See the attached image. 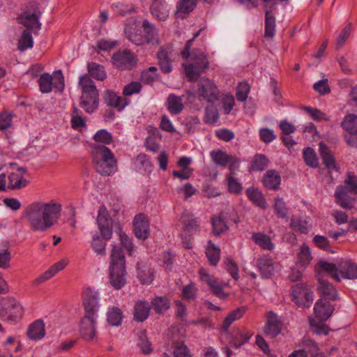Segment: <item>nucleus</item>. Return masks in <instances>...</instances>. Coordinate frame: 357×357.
Listing matches in <instances>:
<instances>
[{"mask_svg": "<svg viewBox=\"0 0 357 357\" xmlns=\"http://www.w3.org/2000/svg\"><path fill=\"white\" fill-rule=\"evenodd\" d=\"M25 169L17 168L12 171L7 176L8 190L20 189L26 186L28 181L24 178Z\"/></svg>", "mask_w": 357, "mask_h": 357, "instance_id": "24", "label": "nucleus"}, {"mask_svg": "<svg viewBox=\"0 0 357 357\" xmlns=\"http://www.w3.org/2000/svg\"><path fill=\"white\" fill-rule=\"evenodd\" d=\"M93 139L96 142L109 144L112 141V136L107 130L102 129L96 132Z\"/></svg>", "mask_w": 357, "mask_h": 357, "instance_id": "56", "label": "nucleus"}, {"mask_svg": "<svg viewBox=\"0 0 357 357\" xmlns=\"http://www.w3.org/2000/svg\"><path fill=\"white\" fill-rule=\"evenodd\" d=\"M246 195L250 200L257 206L265 209L267 208V202L260 190L255 188H250L246 190Z\"/></svg>", "mask_w": 357, "mask_h": 357, "instance_id": "38", "label": "nucleus"}, {"mask_svg": "<svg viewBox=\"0 0 357 357\" xmlns=\"http://www.w3.org/2000/svg\"><path fill=\"white\" fill-rule=\"evenodd\" d=\"M11 253L8 248L0 249V268L6 269L10 266Z\"/></svg>", "mask_w": 357, "mask_h": 357, "instance_id": "57", "label": "nucleus"}, {"mask_svg": "<svg viewBox=\"0 0 357 357\" xmlns=\"http://www.w3.org/2000/svg\"><path fill=\"white\" fill-rule=\"evenodd\" d=\"M317 351V344L312 340L305 342V347L303 349L296 350L291 353L288 357H309V355H314Z\"/></svg>", "mask_w": 357, "mask_h": 357, "instance_id": "40", "label": "nucleus"}, {"mask_svg": "<svg viewBox=\"0 0 357 357\" xmlns=\"http://www.w3.org/2000/svg\"><path fill=\"white\" fill-rule=\"evenodd\" d=\"M211 156L216 165L223 167L228 165L231 172L238 169L240 164V160L236 157L220 150L212 151Z\"/></svg>", "mask_w": 357, "mask_h": 357, "instance_id": "19", "label": "nucleus"}, {"mask_svg": "<svg viewBox=\"0 0 357 357\" xmlns=\"http://www.w3.org/2000/svg\"><path fill=\"white\" fill-rule=\"evenodd\" d=\"M112 63L118 69H130L137 63V58L135 55L129 50L118 51L113 54Z\"/></svg>", "mask_w": 357, "mask_h": 357, "instance_id": "17", "label": "nucleus"}, {"mask_svg": "<svg viewBox=\"0 0 357 357\" xmlns=\"http://www.w3.org/2000/svg\"><path fill=\"white\" fill-rule=\"evenodd\" d=\"M197 3V0H179L176 6L177 13L188 14L194 10Z\"/></svg>", "mask_w": 357, "mask_h": 357, "instance_id": "50", "label": "nucleus"}, {"mask_svg": "<svg viewBox=\"0 0 357 357\" xmlns=\"http://www.w3.org/2000/svg\"><path fill=\"white\" fill-rule=\"evenodd\" d=\"M89 75L98 80H104L106 78V73L104 67L96 63H91L88 65Z\"/></svg>", "mask_w": 357, "mask_h": 357, "instance_id": "47", "label": "nucleus"}, {"mask_svg": "<svg viewBox=\"0 0 357 357\" xmlns=\"http://www.w3.org/2000/svg\"><path fill=\"white\" fill-rule=\"evenodd\" d=\"M319 153L322 158L324 164L330 170L338 171V167L336 165L333 154L331 150L326 146L324 142H320L319 144Z\"/></svg>", "mask_w": 357, "mask_h": 357, "instance_id": "31", "label": "nucleus"}, {"mask_svg": "<svg viewBox=\"0 0 357 357\" xmlns=\"http://www.w3.org/2000/svg\"><path fill=\"white\" fill-rule=\"evenodd\" d=\"M220 248L215 245L211 241L207 242L206 246V255L213 266H216L220 260Z\"/></svg>", "mask_w": 357, "mask_h": 357, "instance_id": "39", "label": "nucleus"}, {"mask_svg": "<svg viewBox=\"0 0 357 357\" xmlns=\"http://www.w3.org/2000/svg\"><path fill=\"white\" fill-rule=\"evenodd\" d=\"M158 59L160 70L165 73H170L172 68L167 52L165 50H161L158 53Z\"/></svg>", "mask_w": 357, "mask_h": 357, "instance_id": "46", "label": "nucleus"}, {"mask_svg": "<svg viewBox=\"0 0 357 357\" xmlns=\"http://www.w3.org/2000/svg\"><path fill=\"white\" fill-rule=\"evenodd\" d=\"M194 38L189 40L181 52L182 56L186 59L183 63L185 74L190 80L197 79L202 73H204L208 67V60L204 52L199 50H193L190 52V49Z\"/></svg>", "mask_w": 357, "mask_h": 357, "instance_id": "3", "label": "nucleus"}, {"mask_svg": "<svg viewBox=\"0 0 357 357\" xmlns=\"http://www.w3.org/2000/svg\"><path fill=\"white\" fill-rule=\"evenodd\" d=\"M333 310L334 307L329 301L324 298H320L317 301L314 306V312L316 318L320 321H317L314 319H310L311 330L318 335H327L328 328L323 321L327 320L332 315Z\"/></svg>", "mask_w": 357, "mask_h": 357, "instance_id": "7", "label": "nucleus"}, {"mask_svg": "<svg viewBox=\"0 0 357 357\" xmlns=\"http://www.w3.org/2000/svg\"><path fill=\"white\" fill-rule=\"evenodd\" d=\"M137 345L142 353L144 354H150L153 351L152 345L148 340L144 331L139 332L137 340Z\"/></svg>", "mask_w": 357, "mask_h": 357, "instance_id": "45", "label": "nucleus"}, {"mask_svg": "<svg viewBox=\"0 0 357 357\" xmlns=\"http://www.w3.org/2000/svg\"><path fill=\"white\" fill-rule=\"evenodd\" d=\"M94 167L102 175L109 176L116 172V160L112 151L104 146L96 147L93 153Z\"/></svg>", "mask_w": 357, "mask_h": 357, "instance_id": "8", "label": "nucleus"}, {"mask_svg": "<svg viewBox=\"0 0 357 357\" xmlns=\"http://www.w3.org/2000/svg\"><path fill=\"white\" fill-rule=\"evenodd\" d=\"M291 297L298 306L309 307L314 301V293L306 284L299 283L291 287Z\"/></svg>", "mask_w": 357, "mask_h": 357, "instance_id": "13", "label": "nucleus"}, {"mask_svg": "<svg viewBox=\"0 0 357 357\" xmlns=\"http://www.w3.org/2000/svg\"><path fill=\"white\" fill-rule=\"evenodd\" d=\"M281 183V177L275 170H268L263 178L264 185L269 190H278Z\"/></svg>", "mask_w": 357, "mask_h": 357, "instance_id": "34", "label": "nucleus"}, {"mask_svg": "<svg viewBox=\"0 0 357 357\" xmlns=\"http://www.w3.org/2000/svg\"><path fill=\"white\" fill-rule=\"evenodd\" d=\"M119 240L121 245L128 252L129 255H132L135 253V248L133 245L131 238L128 235L123 232V231L119 229Z\"/></svg>", "mask_w": 357, "mask_h": 357, "instance_id": "52", "label": "nucleus"}, {"mask_svg": "<svg viewBox=\"0 0 357 357\" xmlns=\"http://www.w3.org/2000/svg\"><path fill=\"white\" fill-rule=\"evenodd\" d=\"M316 272H326L328 276L340 282L342 279H357V264L350 259L342 260L338 264L324 261H319L315 266Z\"/></svg>", "mask_w": 357, "mask_h": 357, "instance_id": "4", "label": "nucleus"}, {"mask_svg": "<svg viewBox=\"0 0 357 357\" xmlns=\"http://www.w3.org/2000/svg\"><path fill=\"white\" fill-rule=\"evenodd\" d=\"M38 84L43 93L51 92L52 87L58 91H62L64 89V77L61 70L54 72L53 75L43 73L39 77Z\"/></svg>", "mask_w": 357, "mask_h": 357, "instance_id": "11", "label": "nucleus"}, {"mask_svg": "<svg viewBox=\"0 0 357 357\" xmlns=\"http://www.w3.org/2000/svg\"><path fill=\"white\" fill-rule=\"evenodd\" d=\"M150 312V306L147 301H138L135 305L134 318L136 321L142 322L145 321Z\"/></svg>", "mask_w": 357, "mask_h": 357, "instance_id": "35", "label": "nucleus"}, {"mask_svg": "<svg viewBox=\"0 0 357 357\" xmlns=\"http://www.w3.org/2000/svg\"><path fill=\"white\" fill-rule=\"evenodd\" d=\"M281 331V321L277 314L269 312L267 315V321L265 327V333L274 337Z\"/></svg>", "mask_w": 357, "mask_h": 357, "instance_id": "28", "label": "nucleus"}, {"mask_svg": "<svg viewBox=\"0 0 357 357\" xmlns=\"http://www.w3.org/2000/svg\"><path fill=\"white\" fill-rule=\"evenodd\" d=\"M341 127L345 132L344 139L347 144L357 148V114H349L346 115L342 123Z\"/></svg>", "mask_w": 357, "mask_h": 357, "instance_id": "15", "label": "nucleus"}, {"mask_svg": "<svg viewBox=\"0 0 357 357\" xmlns=\"http://www.w3.org/2000/svg\"><path fill=\"white\" fill-rule=\"evenodd\" d=\"M100 297L97 290L91 287L85 288L82 292L84 315L98 317L100 307Z\"/></svg>", "mask_w": 357, "mask_h": 357, "instance_id": "12", "label": "nucleus"}, {"mask_svg": "<svg viewBox=\"0 0 357 357\" xmlns=\"http://www.w3.org/2000/svg\"><path fill=\"white\" fill-rule=\"evenodd\" d=\"M153 309L157 313H163L170 307V303L165 297L156 296L151 301Z\"/></svg>", "mask_w": 357, "mask_h": 357, "instance_id": "48", "label": "nucleus"}, {"mask_svg": "<svg viewBox=\"0 0 357 357\" xmlns=\"http://www.w3.org/2000/svg\"><path fill=\"white\" fill-rule=\"evenodd\" d=\"M303 158L305 163L312 167H317L318 160L315 152L311 148H306L303 151Z\"/></svg>", "mask_w": 357, "mask_h": 357, "instance_id": "54", "label": "nucleus"}, {"mask_svg": "<svg viewBox=\"0 0 357 357\" xmlns=\"http://www.w3.org/2000/svg\"><path fill=\"white\" fill-rule=\"evenodd\" d=\"M267 165L268 160L266 157L264 155L259 154L254 158L252 162V168L254 170L261 171L267 167Z\"/></svg>", "mask_w": 357, "mask_h": 357, "instance_id": "59", "label": "nucleus"}, {"mask_svg": "<svg viewBox=\"0 0 357 357\" xmlns=\"http://www.w3.org/2000/svg\"><path fill=\"white\" fill-rule=\"evenodd\" d=\"M79 85L82 89L81 106L87 112H94L98 105V92L93 81L87 75L79 77Z\"/></svg>", "mask_w": 357, "mask_h": 357, "instance_id": "6", "label": "nucleus"}, {"mask_svg": "<svg viewBox=\"0 0 357 357\" xmlns=\"http://www.w3.org/2000/svg\"><path fill=\"white\" fill-rule=\"evenodd\" d=\"M213 227V234L215 236H219L226 231L229 227L224 218L222 215H215L211 219Z\"/></svg>", "mask_w": 357, "mask_h": 357, "instance_id": "44", "label": "nucleus"}, {"mask_svg": "<svg viewBox=\"0 0 357 357\" xmlns=\"http://www.w3.org/2000/svg\"><path fill=\"white\" fill-rule=\"evenodd\" d=\"M137 276L140 282L144 284H149L153 280V272L144 264L137 265Z\"/></svg>", "mask_w": 357, "mask_h": 357, "instance_id": "43", "label": "nucleus"}, {"mask_svg": "<svg viewBox=\"0 0 357 357\" xmlns=\"http://www.w3.org/2000/svg\"><path fill=\"white\" fill-rule=\"evenodd\" d=\"M104 100L107 105L122 111L130 102L124 96H119L116 93L107 90L104 93Z\"/></svg>", "mask_w": 357, "mask_h": 357, "instance_id": "26", "label": "nucleus"}, {"mask_svg": "<svg viewBox=\"0 0 357 357\" xmlns=\"http://www.w3.org/2000/svg\"><path fill=\"white\" fill-rule=\"evenodd\" d=\"M142 89V84L139 82H132L126 85L123 90V94L125 97L130 96L138 93Z\"/></svg>", "mask_w": 357, "mask_h": 357, "instance_id": "62", "label": "nucleus"}, {"mask_svg": "<svg viewBox=\"0 0 357 357\" xmlns=\"http://www.w3.org/2000/svg\"><path fill=\"white\" fill-rule=\"evenodd\" d=\"M344 185L349 192L357 194V176L351 172L347 174Z\"/></svg>", "mask_w": 357, "mask_h": 357, "instance_id": "58", "label": "nucleus"}, {"mask_svg": "<svg viewBox=\"0 0 357 357\" xmlns=\"http://www.w3.org/2000/svg\"><path fill=\"white\" fill-rule=\"evenodd\" d=\"M123 35L128 41L138 46L146 44L158 45L160 43L157 27L147 20H127L123 24Z\"/></svg>", "mask_w": 357, "mask_h": 357, "instance_id": "2", "label": "nucleus"}, {"mask_svg": "<svg viewBox=\"0 0 357 357\" xmlns=\"http://www.w3.org/2000/svg\"><path fill=\"white\" fill-rule=\"evenodd\" d=\"M98 317L84 315L79 325L81 336L86 341L93 340L96 338Z\"/></svg>", "mask_w": 357, "mask_h": 357, "instance_id": "21", "label": "nucleus"}, {"mask_svg": "<svg viewBox=\"0 0 357 357\" xmlns=\"http://www.w3.org/2000/svg\"><path fill=\"white\" fill-rule=\"evenodd\" d=\"M273 207L280 218H287V208L282 198L276 197L275 199Z\"/></svg>", "mask_w": 357, "mask_h": 357, "instance_id": "60", "label": "nucleus"}, {"mask_svg": "<svg viewBox=\"0 0 357 357\" xmlns=\"http://www.w3.org/2000/svg\"><path fill=\"white\" fill-rule=\"evenodd\" d=\"M297 265L303 268H307L312 260V255L310 247L306 243H303L296 254Z\"/></svg>", "mask_w": 357, "mask_h": 357, "instance_id": "30", "label": "nucleus"}, {"mask_svg": "<svg viewBox=\"0 0 357 357\" xmlns=\"http://www.w3.org/2000/svg\"><path fill=\"white\" fill-rule=\"evenodd\" d=\"M68 264V259H62L50 267L47 271L38 275L33 280L34 285H38L50 280L59 271H62Z\"/></svg>", "mask_w": 357, "mask_h": 357, "instance_id": "23", "label": "nucleus"}, {"mask_svg": "<svg viewBox=\"0 0 357 357\" xmlns=\"http://www.w3.org/2000/svg\"><path fill=\"white\" fill-rule=\"evenodd\" d=\"M33 39L29 31L25 30L21 35L18 41V50L24 51L33 47Z\"/></svg>", "mask_w": 357, "mask_h": 357, "instance_id": "49", "label": "nucleus"}, {"mask_svg": "<svg viewBox=\"0 0 357 357\" xmlns=\"http://www.w3.org/2000/svg\"><path fill=\"white\" fill-rule=\"evenodd\" d=\"M27 337L32 340H39L45 335V323L41 319H38L31 323L26 331Z\"/></svg>", "mask_w": 357, "mask_h": 357, "instance_id": "29", "label": "nucleus"}, {"mask_svg": "<svg viewBox=\"0 0 357 357\" xmlns=\"http://www.w3.org/2000/svg\"><path fill=\"white\" fill-rule=\"evenodd\" d=\"M275 20L271 14V10H266L265 20V36L273 37L275 33Z\"/></svg>", "mask_w": 357, "mask_h": 357, "instance_id": "51", "label": "nucleus"}, {"mask_svg": "<svg viewBox=\"0 0 357 357\" xmlns=\"http://www.w3.org/2000/svg\"><path fill=\"white\" fill-rule=\"evenodd\" d=\"M229 191L231 193L238 194L242 190L241 184L235 178L231 173L227 178Z\"/></svg>", "mask_w": 357, "mask_h": 357, "instance_id": "64", "label": "nucleus"}, {"mask_svg": "<svg viewBox=\"0 0 357 357\" xmlns=\"http://www.w3.org/2000/svg\"><path fill=\"white\" fill-rule=\"evenodd\" d=\"M41 14L42 11L38 3L33 1L26 5L24 10L18 16V22L27 29L36 32L40 29L39 18Z\"/></svg>", "mask_w": 357, "mask_h": 357, "instance_id": "10", "label": "nucleus"}, {"mask_svg": "<svg viewBox=\"0 0 357 357\" xmlns=\"http://www.w3.org/2000/svg\"><path fill=\"white\" fill-rule=\"evenodd\" d=\"M167 107L171 114L177 115L180 114L183 109L181 97L172 93L169 94L167 98Z\"/></svg>", "mask_w": 357, "mask_h": 357, "instance_id": "37", "label": "nucleus"}, {"mask_svg": "<svg viewBox=\"0 0 357 357\" xmlns=\"http://www.w3.org/2000/svg\"><path fill=\"white\" fill-rule=\"evenodd\" d=\"M126 260L123 252L117 245H114L109 264V282L116 290L122 289L126 283Z\"/></svg>", "mask_w": 357, "mask_h": 357, "instance_id": "5", "label": "nucleus"}, {"mask_svg": "<svg viewBox=\"0 0 357 357\" xmlns=\"http://www.w3.org/2000/svg\"><path fill=\"white\" fill-rule=\"evenodd\" d=\"M291 227L293 230L301 234H307L312 228V226L306 220L292 219Z\"/></svg>", "mask_w": 357, "mask_h": 357, "instance_id": "53", "label": "nucleus"}, {"mask_svg": "<svg viewBox=\"0 0 357 357\" xmlns=\"http://www.w3.org/2000/svg\"><path fill=\"white\" fill-rule=\"evenodd\" d=\"M277 264L268 255H263L257 259V268L264 278H271L275 273Z\"/></svg>", "mask_w": 357, "mask_h": 357, "instance_id": "25", "label": "nucleus"}, {"mask_svg": "<svg viewBox=\"0 0 357 357\" xmlns=\"http://www.w3.org/2000/svg\"><path fill=\"white\" fill-rule=\"evenodd\" d=\"M24 307L22 304L13 297L5 298L3 312L1 318L4 320L17 322L24 315Z\"/></svg>", "mask_w": 357, "mask_h": 357, "instance_id": "14", "label": "nucleus"}, {"mask_svg": "<svg viewBox=\"0 0 357 357\" xmlns=\"http://www.w3.org/2000/svg\"><path fill=\"white\" fill-rule=\"evenodd\" d=\"M219 119L218 109L213 105H208L206 109L205 121L207 123H215Z\"/></svg>", "mask_w": 357, "mask_h": 357, "instance_id": "55", "label": "nucleus"}, {"mask_svg": "<svg viewBox=\"0 0 357 357\" xmlns=\"http://www.w3.org/2000/svg\"><path fill=\"white\" fill-rule=\"evenodd\" d=\"M199 279L202 282L206 284L213 291V294L220 298H226L227 294L223 291L227 284L219 280L204 268H201L199 271Z\"/></svg>", "mask_w": 357, "mask_h": 357, "instance_id": "16", "label": "nucleus"}, {"mask_svg": "<svg viewBox=\"0 0 357 357\" xmlns=\"http://www.w3.org/2000/svg\"><path fill=\"white\" fill-rule=\"evenodd\" d=\"M105 236L99 234L98 231L91 234V246L93 250L98 255H105L106 251V241Z\"/></svg>", "mask_w": 357, "mask_h": 357, "instance_id": "32", "label": "nucleus"}, {"mask_svg": "<svg viewBox=\"0 0 357 357\" xmlns=\"http://www.w3.org/2000/svg\"><path fill=\"white\" fill-rule=\"evenodd\" d=\"M107 321L112 326H119L122 324L123 321V312L116 307H109L107 311Z\"/></svg>", "mask_w": 357, "mask_h": 357, "instance_id": "36", "label": "nucleus"}, {"mask_svg": "<svg viewBox=\"0 0 357 357\" xmlns=\"http://www.w3.org/2000/svg\"><path fill=\"white\" fill-rule=\"evenodd\" d=\"M132 227L136 238L143 241L149 238L150 234V222L144 214L139 213L135 216Z\"/></svg>", "mask_w": 357, "mask_h": 357, "instance_id": "20", "label": "nucleus"}, {"mask_svg": "<svg viewBox=\"0 0 357 357\" xmlns=\"http://www.w3.org/2000/svg\"><path fill=\"white\" fill-rule=\"evenodd\" d=\"M246 311L245 307H238L234 311L231 312L224 319L222 328L224 331H227L232 323L239 319Z\"/></svg>", "mask_w": 357, "mask_h": 357, "instance_id": "41", "label": "nucleus"}, {"mask_svg": "<svg viewBox=\"0 0 357 357\" xmlns=\"http://www.w3.org/2000/svg\"><path fill=\"white\" fill-rule=\"evenodd\" d=\"M61 210L56 200H36L25 207L22 216L32 231L45 232L57 223Z\"/></svg>", "mask_w": 357, "mask_h": 357, "instance_id": "1", "label": "nucleus"}, {"mask_svg": "<svg viewBox=\"0 0 357 357\" xmlns=\"http://www.w3.org/2000/svg\"><path fill=\"white\" fill-rule=\"evenodd\" d=\"M188 102H192L195 98L199 100H206L213 103L218 99L219 90L214 82L208 78H202L197 83V90H188Z\"/></svg>", "mask_w": 357, "mask_h": 357, "instance_id": "9", "label": "nucleus"}, {"mask_svg": "<svg viewBox=\"0 0 357 357\" xmlns=\"http://www.w3.org/2000/svg\"><path fill=\"white\" fill-rule=\"evenodd\" d=\"M97 225L101 235L105 238L112 236V220L105 206H100L98 212Z\"/></svg>", "mask_w": 357, "mask_h": 357, "instance_id": "18", "label": "nucleus"}, {"mask_svg": "<svg viewBox=\"0 0 357 357\" xmlns=\"http://www.w3.org/2000/svg\"><path fill=\"white\" fill-rule=\"evenodd\" d=\"M253 241L264 250H271L274 248V244L271 238L262 233H253L252 236Z\"/></svg>", "mask_w": 357, "mask_h": 357, "instance_id": "42", "label": "nucleus"}, {"mask_svg": "<svg viewBox=\"0 0 357 357\" xmlns=\"http://www.w3.org/2000/svg\"><path fill=\"white\" fill-rule=\"evenodd\" d=\"M317 273L318 274L319 282L317 290L321 298H324L329 301L331 300H335L337 295L335 288L324 278L325 276L328 275V274L326 272H324V273Z\"/></svg>", "mask_w": 357, "mask_h": 357, "instance_id": "22", "label": "nucleus"}, {"mask_svg": "<svg viewBox=\"0 0 357 357\" xmlns=\"http://www.w3.org/2000/svg\"><path fill=\"white\" fill-rule=\"evenodd\" d=\"M169 10L170 8L165 0H154L151 7L153 16L160 21L167 19Z\"/></svg>", "mask_w": 357, "mask_h": 357, "instance_id": "27", "label": "nucleus"}, {"mask_svg": "<svg viewBox=\"0 0 357 357\" xmlns=\"http://www.w3.org/2000/svg\"><path fill=\"white\" fill-rule=\"evenodd\" d=\"M335 199L337 204L342 208H351L354 199L349 196L348 192L342 185L337 186L335 193Z\"/></svg>", "mask_w": 357, "mask_h": 357, "instance_id": "33", "label": "nucleus"}, {"mask_svg": "<svg viewBox=\"0 0 357 357\" xmlns=\"http://www.w3.org/2000/svg\"><path fill=\"white\" fill-rule=\"evenodd\" d=\"M303 109L315 121H328L326 114L321 111L310 107H304Z\"/></svg>", "mask_w": 357, "mask_h": 357, "instance_id": "61", "label": "nucleus"}, {"mask_svg": "<svg viewBox=\"0 0 357 357\" xmlns=\"http://www.w3.org/2000/svg\"><path fill=\"white\" fill-rule=\"evenodd\" d=\"M259 134L260 139L266 144L272 142L276 138L274 131L267 128H261L259 129Z\"/></svg>", "mask_w": 357, "mask_h": 357, "instance_id": "63", "label": "nucleus"}]
</instances>
